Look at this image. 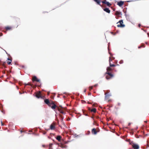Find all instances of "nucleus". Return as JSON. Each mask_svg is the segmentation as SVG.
<instances>
[{"mask_svg": "<svg viewBox=\"0 0 149 149\" xmlns=\"http://www.w3.org/2000/svg\"><path fill=\"white\" fill-rule=\"evenodd\" d=\"M135 143H134V142L133 141H131L130 142V145H131L132 146V147L134 145Z\"/></svg>", "mask_w": 149, "mask_h": 149, "instance_id": "b1692460", "label": "nucleus"}, {"mask_svg": "<svg viewBox=\"0 0 149 149\" xmlns=\"http://www.w3.org/2000/svg\"><path fill=\"white\" fill-rule=\"evenodd\" d=\"M50 107H51V108L53 109H55L56 108L58 109V108H59V107H58L55 104L53 101L51 103V106Z\"/></svg>", "mask_w": 149, "mask_h": 149, "instance_id": "39448f33", "label": "nucleus"}, {"mask_svg": "<svg viewBox=\"0 0 149 149\" xmlns=\"http://www.w3.org/2000/svg\"><path fill=\"white\" fill-rule=\"evenodd\" d=\"M104 11H105L106 12L108 13H110V10H109V8H105L104 9Z\"/></svg>", "mask_w": 149, "mask_h": 149, "instance_id": "dca6fc26", "label": "nucleus"}, {"mask_svg": "<svg viewBox=\"0 0 149 149\" xmlns=\"http://www.w3.org/2000/svg\"><path fill=\"white\" fill-rule=\"evenodd\" d=\"M92 89H93V87H92H92H90V90H92Z\"/></svg>", "mask_w": 149, "mask_h": 149, "instance_id": "473e14b6", "label": "nucleus"}, {"mask_svg": "<svg viewBox=\"0 0 149 149\" xmlns=\"http://www.w3.org/2000/svg\"><path fill=\"white\" fill-rule=\"evenodd\" d=\"M67 143V142H65V143Z\"/></svg>", "mask_w": 149, "mask_h": 149, "instance_id": "79ce46f5", "label": "nucleus"}, {"mask_svg": "<svg viewBox=\"0 0 149 149\" xmlns=\"http://www.w3.org/2000/svg\"><path fill=\"white\" fill-rule=\"evenodd\" d=\"M32 80L33 81H36L37 82H40V80L37 79V77L36 76H33L32 79Z\"/></svg>", "mask_w": 149, "mask_h": 149, "instance_id": "1a4fd4ad", "label": "nucleus"}, {"mask_svg": "<svg viewBox=\"0 0 149 149\" xmlns=\"http://www.w3.org/2000/svg\"><path fill=\"white\" fill-rule=\"evenodd\" d=\"M3 35V34L1 33H0V36H2Z\"/></svg>", "mask_w": 149, "mask_h": 149, "instance_id": "7c9ffc66", "label": "nucleus"}, {"mask_svg": "<svg viewBox=\"0 0 149 149\" xmlns=\"http://www.w3.org/2000/svg\"><path fill=\"white\" fill-rule=\"evenodd\" d=\"M139 27H140V24H139Z\"/></svg>", "mask_w": 149, "mask_h": 149, "instance_id": "58836bf2", "label": "nucleus"}, {"mask_svg": "<svg viewBox=\"0 0 149 149\" xmlns=\"http://www.w3.org/2000/svg\"><path fill=\"white\" fill-rule=\"evenodd\" d=\"M111 61V57H109V63H110V62Z\"/></svg>", "mask_w": 149, "mask_h": 149, "instance_id": "c85d7f7f", "label": "nucleus"}, {"mask_svg": "<svg viewBox=\"0 0 149 149\" xmlns=\"http://www.w3.org/2000/svg\"><path fill=\"white\" fill-rule=\"evenodd\" d=\"M106 74L107 75L106 76V79H109L113 77V75L110 72H106Z\"/></svg>", "mask_w": 149, "mask_h": 149, "instance_id": "f257e3e1", "label": "nucleus"}, {"mask_svg": "<svg viewBox=\"0 0 149 149\" xmlns=\"http://www.w3.org/2000/svg\"><path fill=\"white\" fill-rule=\"evenodd\" d=\"M49 92H47V95H49Z\"/></svg>", "mask_w": 149, "mask_h": 149, "instance_id": "f704fd0d", "label": "nucleus"}, {"mask_svg": "<svg viewBox=\"0 0 149 149\" xmlns=\"http://www.w3.org/2000/svg\"><path fill=\"white\" fill-rule=\"evenodd\" d=\"M5 29L6 30H10L12 29V27L11 26H7L5 27Z\"/></svg>", "mask_w": 149, "mask_h": 149, "instance_id": "a211bd4d", "label": "nucleus"}, {"mask_svg": "<svg viewBox=\"0 0 149 149\" xmlns=\"http://www.w3.org/2000/svg\"><path fill=\"white\" fill-rule=\"evenodd\" d=\"M8 60L10 61V62H9V61H8L7 62V63L8 65H10L11 63V62L12 61V60L11 59H10V58H8Z\"/></svg>", "mask_w": 149, "mask_h": 149, "instance_id": "aec40b11", "label": "nucleus"}, {"mask_svg": "<svg viewBox=\"0 0 149 149\" xmlns=\"http://www.w3.org/2000/svg\"><path fill=\"white\" fill-rule=\"evenodd\" d=\"M59 121H58V124L59 125V126H60V127H62L60 125H59Z\"/></svg>", "mask_w": 149, "mask_h": 149, "instance_id": "c756f323", "label": "nucleus"}, {"mask_svg": "<svg viewBox=\"0 0 149 149\" xmlns=\"http://www.w3.org/2000/svg\"><path fill=\"white\" fill-rule=\"evenodd\" d=\"M61 137L60 136H57L56 137V139L58 141H60L61 140Z\"/></svg>", "mask_w": 149, "mask_h": 149, "instance_id": "6ab92c4d", "label": "nucleus"}, {"mask_svg": "<svg viewBox=\"0 0 149 149\" xmlns=\"http://www.w3.org/2000/svg\"><path fill=\"white\" fill-rule=\"evenodd\" d=\"M55 129V123H52L50 125V129L52 130H54Z\"/></svg>", "mask_w": 149, "mask_h": 149, "instance_id": "423d86ee", "label": "nucleus"}, {"mask_svg": "<svg viewBox=\"0 0 149 149\" xmlns=\"http://www.w3.org/2000/svg\"><path fill=\"white\" fill-rule=\"evenodd\" d=\"M123 63V61H120V63Z\"/></svg>", "mask_w": 149, "mask_h": 149, "instance_id": "72a5a7b5", "label": "nucleus"}, {"mask_svg": "<svg viewBox=\"0 0 149 149\" xmlns=\"http://www.w3.org/2000/svg\"><path fill=\"white\" fill-rule=\"evenodd\" d=\"M60 146L62 148H66L67 147V146L64 144L61 143L60 145Z\"/></svg>", "mask_w": 149, "mask_h": 149, "instance_id": "ddd939ff", "label": "nucleus"}, {"mask_svg": "<svg viewBox=\"0 0 149 149\" xmlns=\"http://www.w3.org/2000/svg\"><path fill=\"white\" fill-rule=\"evenodd\" d=\"M45 102L49 107L51 106V103L48 99H45L44 100Z\"/></svg>", "mask_w": 149, "mask_h": 149, "instance_id": "0eeeda50", "label": "nucleus"}, {"mask_svg": "<svg viewBox=\"0 0 149 149\" xmlns=\"http://www.w3.org/2000/svg\"><path fill=\"white\" fill-rule=\"evenodd\" d=\"M60 116L61 117V124L63 125L64 127H65L66 126V125L63 121V118L61 115H60Z\"/></svg>", "mask_w": 149, "mask_h": 149, "instance_id": "6e6552de", "label": "nucleus"}, {"mask_svg": "<svg viewBox=\"0 0 149 149\" xmlns=\"http://www.w3.org/2000/svg\"><path fill=\"white\" fill-rule=\"evenodd\" d=\"M96 109L94 108L92 109L91 110V112H94V113H95L96 112Z\"/></svg>", "mask_w": 149, "mask_h": 149, "instance_id": "412c9836", "label": "nucleus"}, {"mask_svg": "<svg viewBox=\"0 0 149 149\" xmlns=\"http://www.w3.org/2000/svg\"><path fill=\"white\" fill-rule=\"evenodd\" d=\"M46 133V132H45L44 133V134H45Z\"/></svg>", "mask_w": 149, "mask_h": 149, "instance_id": "e433bc0d", "label": "nucleus"}, {"mask_svg": "<svg viewBox=\"0 0 149 149\" xmlns=\"http://www.w3.org/2000/svg\"><path fill=\"white\" fill-rule=\"evenodd\" d=\"M86 91L85 90H84V92H85Z\"/></svg>", "mask_w": 149, "mask_h": 149, "instance_id": "ea45409f", "label": "nucleus"}, {"mask_svg": "<svg viewBox=\"0 0 149 149\" xmlns=\"http://www.w3.org/2000/svg\"><path fill=\"white\" fill-rule=\"evenodd\" d=\"M82 111H83V113H84V111L83 109H82Z\"/></svg>", "mask_w": 149, "mask_h": 149, "instance_id": "4c0bfd02", "label": "nucleus"}, {"mask_svg": "<svg viewBox=\"0 0 149 149\" xmlns=\"http://www.w3.org/2000/svg\"><path fill=\"white\" fill-rule=\"evenodd\" d=\"M106 4L109 7H110L111 5V4L108 2H107Z\"/></svg>", "mask_w": 149, "mask_h": 149, "instance_id": "4be33fe9", "label": "nucleus"}, {"mask_svg": "<svg viewBox=\"0 0 149 149\" xmlns=\"http://www.w3.org/2000/svg\"><path fill=\"white\" fill-rule=\"evenodd\" d=\"M132 147L134 149H139V146L136 144H135Z\"/></svg>", "mask_w": 149, "mask_h": 149, "instance_id": "9d476101", "label": "nucleus"}, {"mask_svg": "<svg viewBox=\"0 0 149 149\" xmlns=\"http://www.w3.org/2000/svg\"><path fill=\"white\" fill-rule=\"evenodd\" d=\"M20 132H21V133H22V132H23V131L22 130H21V131H20Z\"/></svg>", "mask_w": 149, "mask_h": 149, "instance_id": "c9c22d12", "label": "nucleus"}, {"mask_svg": "<svg viewBox=\"0 0 149 149\" xmlns=\"http://www.w3.org/2000/svg\"><path fill=\"white\" fill-rule=\"evenodd\" d=\"M107 2L106 0H104L102 1V2L103 4H106V3Z\"/></svg>", "mask_w": 149, "mask_h": 149, "instance_id": "a878e982", "label": "nucleus"}, {"mask_svg": "<svg viewBox=\"0 0 149 149\" xmlns=\"http://www.w3.org/2000/svg\"><path fill=\"white\" fill-rule=\"evenodd\" d=\"M118 23H120V24L117 25V26L118 27L123 28L125 26V25L123 24V20H120L117 23V24H118Z\"/></svg>", "mask_w": 149, "mask_h": 149, "instance_id": "7ed1b4c3", "label": "nucleus"}, {"mask_svg": "<svg viewBox=\"0 0 149 149\" xmlns=\"http://www.w3.org/2000/svg\"><path fill=\"white\" fill-rule=\"evenodd\" d=\"M109 65L110 67H115L116 66V65L114 64H111V63H109Z\"/></svg>", "mask_w": 149, "mask_h": 149, "instance_id": "5701e85b", "label": "nucleus"}, {"mask_svg": "<svg viewBox=\"0 0 149 149\" xmlns=\"http://www.w3.org/2000/svg\"><path fill=\"white\" fill-rule=\"evenodd\" d=\"M107 71L106 72H110L112 70V69L110 67H108L107 69Z\"/></svg>", "mask_w": 149, "mask_h": 149, "instance_id": "f3484780", "label": "nucleus"}, {"mask_svg": "<svg viewBox=\"0 0 149 149\" xmlns=\"http://www.w3.org/2000/svg\"><path fill=\"white\" fill-rule=\"evenodd\" d=\"M115 15L117 16V17H120V15H121V12L118 11H116L115 13Z\"/></svg>", "mask_w": 149, "mask_h": 149, "instance_id": "4468645a", "label": "nucleus"}, {"mask_svg": "<svg viewBox=\"0 0 149 149\" xmlns=\"http://www.w3.org/2000/svg\"><path fill=\"white\" fill-rule=\"evenodd\" d=\"M52 144H49V149H52Z\"/></svg>", "mask_w": 149, "mask_h": 149, "instance_id": "393cba45", "label": "nucleus"}, {"mask_svg": "<svg viewBox=\"0 0 149 149\" xmlns=\"http://www.w3.org/2000/svg\"><path fill=\"white\" fill-rule=\"evenodd\" d=\"M142 47H144L143 45H141L140 46H139L138 48L140 49Z\"/></svg>", "mask_w": 149, "mask_h": 149, "instance_id": "bb28decb", "label": "nucleus"}, {"mask_svg": "<svg viewBox=\"0 0 149 149\" xmlns=\"http://www.w3.org/2000/svg\"><path fill=\"white\" fill-rule=\"evenodd\" d=\"M94 1L96 2L97 3L100 5V6H101V5L100 4V3L101 2V1L100 0H93Z\"/></svg>", "mask_w": 149, "mask_h": 149, "instance_id": "2eb2a0df", "label": "nucleus"}, {"mask_svg": "<svg viewBox=\"0 0 149 149\" xmlns=\"http://www.w3.org/2000/svg\"><path fill=\"white\" fill-rule=\"evenodd\" d=\"M84 115H85V114H84ZM85 115L87 116V115L86 114H85Z\"/></svg>", "mask_w": 149, "mask_h": 149, "instance_id": "a19ab883", "label": "nucleus"}, {"mask_svg": "<svg viewBox=\"0 0 149 149\" xmlns=\"http://www.w3.org/2000/svg\"><path fill=\"white\" fill-rule=\"evenodd\" d=\"M65 109L63 107L61 106H60L59 108H58V110L62 114H64L65 113L64 110Z\"/></svg>", "mask_w": 149, "mask_h": 149, "instance_id": "f03ea898", "label": "nucleus"}, {"mask_svg": "<svg viewBox=\"0 0 149 149\" xmlns=\"http://www.w3.org/2000/svg\"><path fill=\"white\" fill-rule=\"evenodd\" d=\"M25 86H26V85H30V86H31V83H29L28 84H25Z\"/></svg>", "mask_w": 149, "mask_h": 149, "instance_id": "cd10ccee", "label": "nucleus"}, {"mask_svg": "<svg viewBox=\"0 0 149 149\" xmlns=\"http://www.w3.org/2000/svg\"><path fill=\"white\" fill-rule=\"evenodd\" d=\"M91 132L92 134H96L97 133V131L96 130L95 128H93Z\"/></svg>", "mask_w": 149, "mask_h": 149, "instance_id": "f8f14e48", "label": "nucleus"}, {"mask_svg": "<svg viewBox=\"0 0 149 149\" xmlns=\"http://www.w3.org/2000/svg\"><path fill=\"white\" fill-rule=\"evenodd\" d=\"M1 125L2 126H3L4 125V124L3 123H2V121H1Z\"/></svg>", "mask_w": 149, "mask_h": 149, "instance_id": "2f4dec72", "label": "nucleus"}, {"mask_svg": "<svg viewBox=\"0 0 149 149\" xmlns=\"http://www.w3.org/2000/svg\"><path fill=\"white\" fill-rule=\"evenodd\" d=\"M36 96L38 98H40L41 99H44L45 97L44 96H42L41 95V93L40 91L36 93Z\"/></svg>", "mask_w": 149, "mask_h": 149, "instance_id": "20e7f679", "label": "nucleus"}, {"mask_svg": "<svg viewBox=\"0 0 149 149\" xmlns=\"http://www.w3.org/2000/svg\"><path fill=\"white\" fill-rule=\"evenodd\" d=\"M124 2L122 1H120L119 2H118L117 4L119 6H122L124 4Z\"/></svg>", "mask_w": 149, "mask_h": 149, "instance_id": "9b49d317", "label": "nucleus"}]
</instances>
